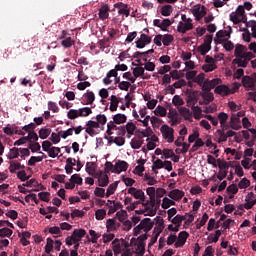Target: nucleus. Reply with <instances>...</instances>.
<instances>
[{"mask_svg":"<svg viewBox=\"0 0 256 256\" xmlns=\"http://www.w3.org/2000/svg\"><path fill=\"white\" fill-rule=\"evenodd\" d=\"M11 235H13V230L4 227L0 229V237H11Z\"/></svg>","mask_w":256,"mask_h":256,"instance_id":"nucleus-56","label":"nucleus"},{"mask_svg":"<svg viewBox=\"0 0 256 256\" xmlns=\"http://www.w3.org/2000/svg\"><path fill=\"white\" fill-rule=\"evenodd\" d=\"M129 87H131V83L127 81H122L118 84L120 91H129Z\"/></svg>","mask_w":256,"mask_h":256,"instance_id":"nucleus-61","label":"nucleus"},{"mask_svg":"<svg viewBox=\"0 0 256 256\" xmlns=\"http://www.w3.org/2000/svg\"><path fill=\"white\" fill-rule=\"evenodd\" d=\"M179 113L182 115V117H185V119H190L191 117V111L185 107H181L179 109Z\"/></svg>","mask_w":256,"mask_h":256,"instance_id":"nucleus-60","label":"nucleus"},{"mask_svg":"<svg viewBox=\"0 0 256 256\" xmlns=\"http://www.w3.org/2000/svg\"><path fill=\"white\" fill-rule=\"evenodd\" d=\"M124 129L126 130L127 138L131 139V136L135 135V130L137 129V126L133 122H128L124 126Z\"/></svg>","mask_w":256,"mask_h":256,"instance_id":"nucleus-23","label":"nucleus"},{"mask_svg":"<svg viewBox=\"0 0 256 256\" xmlns=\"http://www.w3.org/2000/svg\"><path fill=\"white\" fill-rule=\"evenodd\" d=\"M171 205H175L174 200H171L167 197L163 198L162 204H161L162 209H169V207H171Z\"/></svg>","mask_w":256,"mask_h":256,"instance_id":"nucleus-45","label":"nucleus"},{"mask_svg":"<svg viewBox=\"0 0 256 256\" xmlns=\"http://www.w3.org/2000/svg\"><path fill=\"white\" fill-rule=\"evenodd\" d=\"M112 249L115 255H119V253L125 251V249H129V242L124 239L119 240L116 238L112 241Z\"/></svg>","mask_w":256,"mask_h":256,"instance_id":"nucleus-5","label":"nucleus"},{"mask_svg":"<svg viewBox=\"0 0 256 256\" xmlns=\"http://www.w3.org/2000/svg\"><path fill=\"white\" fill-rule=\"evenodd\" d=\"M226 37H231V34H229V32H227V30H219L216 33V39L214 40L215 43H218L219 45H221L222 43H225V41L227 40Z\"/></svg>","mask_w":256,"mask_h":256,"instance_id":"nucleus-17","label":"nucleus"},{"mask_svg":"<svg viewBox=\"0 0 256 256\" xmlns=\"http://www.w3.org/2000/svg\"><path fill=\"white\" fill-rule=\"evenodd\" d=\"M193 29V23L179 22L177 26L178 33H187Z\"/></svg>","mask_w":256,"mask_h":256,"instance_id":"nucleus-21","label":"nucleus"},{"mask_svg":"<svg viewBox=\"0 0 256 256\" xmlns=\"http://www.w3.org/2000/svg\"><path fill=\"white\" fill-rule=\"evenodd\" d=\"M67 117L68 119L75 120L77 119V117H81V116L79 115V110L70 109L67 113Z\"/></svg>","mask_w":256,"mask_h":256,"instance_id":"nucleus-55","label":"nucleus"},{"mask_svg":"<svg viewBox=\"0 0 256 256\" xmlns=\"http://www.w3.org/2000/svg\"><path fill=\"white\" fill-rule=\"evenodd\" d=\"M19 169H25V165H21V163L17 161L10 162V166H9L10 173H15L16 171H19Z\"/></svg>","mask_w":256,"mask_h":256,"instance_id":"nucleus-28","label":"nucleus"},{"mask_svg":"<svg viewBox=\"0 0 256 256\" xmlns=\"http://www.w3.org/2000/svg\"><path fill=\"white\" fill-rule=\"evenodd\" d=\"M240 121L241 120L238 118V116L233 114L230 118V127H231V129H234L235 131H239V129H241V126H237V123H240Z\"/></svg>","mask_w":256,"mask_h":256,"instance_id":"nucleus-27","label":"nucleus"},{"mask_svg":"<svg viewBox=\"0 0 256 256\" xmlns=\"http://www.w3.org/2000/svg\"><path fill=\"white\" fill-rule=\"evenodd\" d=\"M130 145L132 149H141V146L143 145V140L140 139H135L133 138L130 142Z\"/></svg>","mask_w":256,"mask_h":256,"instance_id":"nucleus-49","label":"nucleus"},{"mask_svg":"<svg viewBox=\"0 0 256 256\" xmlns=\"http://www.w3.org/2000/svg\"><path fill=\"white\" fill-rule=\"evenodd\" d=\"M185 216L182 215H176L174 218H172L170 221L171 223H173V225H178L181 226V223H183V221H185Z\"/></svg>","mask_w":256,"mask_h":256,"instance_id":"nucleus-53","label":"nucleus"},{"mask_svg":"<svg viewBox=\"0 0 256 256\" xmlns=\"http://www.w3.org/2000/svg\"><path fill=\"white\" fill-rule=\"evenodd\" d=\"M36 128H37V125H35V123H30L28 125L23 126L22 131L24 133L30 134V133H33V131H35Z\"/></svg>","mask_w":256,"mask_h":256,"instance_id":"nucleus-52","label":"nucleus"},{"mask_svg":"<svg viewBox=\"0 0 256 256\" xmlns=\"http://www.w3.org/2000/svg\"><path fill=\"white\" fill-rule=\"evenodd\" d=\"M211 49V46H207L206 44H202L198 47V51L201 55L205 56L207 53H209V50Z\"/></svg>","mask_w":256,"mask_h":256,"instance_id":"nucleus-58","label":"nucleus"},{"mask_svg":"<svg viewBox=\"0 0 256 256\" xmlns=\"http://www.w3.org/2000/svg\"><path fill=\"white\" fill-rule=\"evenodd\" d=\"M146 193L149 196L148 205L140 210H136L135 213H137V215H144L145 217H147V215L153 217V215L157 213V209H159L161 203V188L155 190V187H149Z\"/></svg>","mask_w":256,"mask_h":256,"instance_id":"nucleus-1","label":"nucleus"},{"mask_svg":"<svg viewBox=\"0 0 256 256\" xmlns=\"http://www.w3.org/2000/svg\"><path fill=\"white\" fill-rule=\"evenodd\" d=\"M127 169H129V164L123 160H118L115 163L114 169L112 171L113 173L119 175V173H122V171H127Z\"/></svg>","mask_w":256,"mask_h":256,"instance_id":"nucleus-14","label":"nucleus"},{"mask_svg":"<svg viewBox=\"0 0 256 256\" xmlns=\"http://www.w3.org/2000/svg\"><path fill=\"white\" fill-rule=\"evenodd\" d=\"M84 105H93L95 102V93L93 91L87 90V92L83 95Z\"/></svg>","mask_w":256,"mask_h":256,"instance_id":"nucleus-22","label":"nucleus"},{"mask_svg":"<svg viewBox=\"0 0 256 256\" xmlns=\"http://www.w3.org/2000/svg\"><path fill=\"white\" fill-rule=\"evenodd\" d=\"M214 93H216V95L225 97L227 95H231V89L227 85H218L214 89Z\"/></svg>","mask_w":256,"mask_h":256,"instance_id":"nucleus-18","label":"nucleus"},{"mask_svg":"<svg viewBox=\"0 0 256 256\" xmlns=\"http://www.w3.org/2000/svg\"><path fill=\"white\" fill-rule=\"evenodd\" d=\"M105 215H107V211L105 209H98L95 212L97 221H103V219H105Z\"/></svg>","mask_w":256,"mask_h":256,"instance_id":"nucleus-51","label":"nucleus"},{"mask_svg":"<svg viewBox=\"0 0 256 256\" xmlns=\"http://www.w3.org/2000/svg\"><path fill=\"white\" fill-rule=\"evenodd\" d=\"M19 152L21 153V148L13 147L10 149L8 159H17L19 157Z\"/></svg>","mask_w":256,"mask_h":256,"instance_id":"nucleus-36","label":"nucleus"},{"mask_svg":"<svg viewBox=\"0 0 256 256\" xmlns=\"http://www.w3.org/2000/svg\"><path fill=\"white\" fill-rule=\"evenodd\" d=\"M109 185V175L105 173L99 180H98V186L99 187H107Z\"/></svg>","mask_w":256,"mask_h":256,"instance_id":"nucleus-40","label":"nucleus"},{"mask_svg":"<svg viewBox=\"0 0 256 256\" xmlns=\"http://www.w3.org/2000/svg\"><path fill=\"white\" fill-rule=\"evenodd\" d=\"M85 235H87V231H85V229H74L72 235L66 238V245L71 247L73 243H79Z\"/></svg>","mask_w":256,"mask_h":256,"instance_id":"nucleus-3","label":"nucleus"},{"mask_svg":"<svg viewBox=\"0 0 256 256\" xmlns=\"http://www.w3.org/2000/svg\"><path fill=\"white\" fill-rule=\"evenodd\" d=\"M89 235L92 237L91 240L89 239V236H87L88 241H91V243H97L99 240V237H101V234L96 233L95 230H89Z\"/></svg>","mask_w":256,"mask_h":256,"instance_id":"nucleus-42","label":"nucleus"},{"mask_svg":"<svg viewBox=\"0 0 256 256\" xmlns=\"http://www.w3.org/2000/svg\"><path fill=\"white\" fill-rule=\"evenodd\" d=\"M230 21H232L234 25H239V23H245V21L240 18L236 12H232L230 14Z\"/></svg>","mask_w":256,"mask_h":256,"instance_id":"nucleus-34","label":"nucleus"},{"mask_svg":"<svg viewBox=\"0 0 256 256\" xmlns=\"http://www.w3.org/2000/svg\"><path fill=\"white\" fill-rule=\"evenodd\" d=\"M130 245L133 247L136 253H139L140 255L145 254V242H139L135 239H132Z\"/></svg>","mask_w":256,"mask_h":256,"instance_id":"nucleus-15","label":"nucleus"},{"mask_svg":"<svg viewBox=\"0 0 256 256\" xmlns=\"http://www.w3.org/2000/svg\"><path fill=\"white\" fill-rule=\"evenodd\" d=\"M243 49H244L243 45L241 44L236 45V48L234 51V55L236 59H239V58L243 59V55H245V52H243Z\"/></svg>","mask_w":256,"mask_h":256,"instance_id":"nucleus-35","label":"nucleus"},{"mask_svg":"<svg viewBox=\"0 0 256 256\" xmlns=\"http://www.w3.org/2000/svg\"><path fill=\"white\" fill-rule=\"evenodd\" d=\"M78 113L80 117H89L93 113V110L90 107H83L78 110Z\"/></svg>","mask_w":256,"mask_h":256,"instance_id":"nucleus-38","label":"nucleus"},{"mask_svg":"<svg viewBox=\"0 0 256 256\" xmlns=\"http://www.w3.org/2000/svg\"><path fill=\"white\" fill-rule=\"evenodd\" d=\"M128 193L130 195H133L134 199H139L140 201H142L143 209H145V207L149 205V200L145 199V192H143V190L137 189L135 187H130L128 189Z\"/></svg>","mask_w":256,"mask_h":256,"instance_id":"nucleus-4","label":"nucleus"},{"mask_svg":"<svg viewBox=\"0 0 256 256\" xmlns=\"http://www.w3.org/2000/svg\"><path fill=\"white\" fill-rule=\"evenodd\" d=\"M229 119V115L225 112H220L218 114V121L220 123V127H224V124L227 123V120Z\"/></svg>","mask_w":256,"mask_h":256,"instance_id":"nucleus-37","label":"nucleus"},{"mask_svg":"<svg viewBox=\"0 0 256 256\" xmlns=\"http://www.w3.org/2000/svg\"><path fill=\"white\" fill-rule=\"evenodd\" d=\"M86 171L88 174L93 175V172L95 171V162H87Z\"/></svg>","mask_w":256,"mask_h":256,"instance_id":"nucleus-64","label":"nucleus"},{"mask_svg":"<svg viewBox=\"0 0 256 256\" xmlns=\"http://www.w3.org/2000/svg\"><path fill=\"white\" fill-rule=\"evenodd\" d=\"M38 197L41 201H44L45 203H49V197H51V193L40 192V193H38Z\"/></svg>","mask_w":256,"mask_h":256,"instance_id":"nucleus-59","label":"nucleus"},{"mask_svg":"<svg viewBox=\"0 0 256 256\" xmlns=\"http://www.w3.org/2000/svg\"><path fill=\"white\" fill-rule=\"evenodd\" d=\"M153 229V222L151 218H144L141 220L140 224L134 228V235H140V233H145L140 235L135 241L140 243H145L147 241V233Z\"/></svg>","mask_w":256,"mask_h":256,"instance_id":"nucleus-2","label":"nucleus"},{"mask_svg":"<svg viewBox=\"0 0 256 256\" xmlns=\"http://www.w3.org/2000/svg\"><path fill=\"white\" fill-rule=\"evenodd\" d=\"M157 219V224L154 228V237L151 238V242L149 243V245H155V243H157L159 235H161V221H159L161 217L158 216Z\"/></svg>","mask_w":256,"mask_h":256,"instance_id":"nucleus-19","label":"nucleus"},{"mask_svg":"<svg viewBox=\"0 0 256 256\" xmlns=\"http://www.w3.org/2000/svg\"><path fill=\"white\" fill-rule=\"evenodd\" d=\"M53 239L51 238H47V243H46V246H45V253L49 254L51 253V251H53Z\"/></svg>","mask_w":256,"mask_h":256,"instance_id":"nucleus-63","label":"nucleus"},{"mask_svg":"<svg viewBox=\"0 0 256 256\" xmlns=\"http://www.w3.org/2000/svg\"><path fill=\"white\" fill-rule=\"evenodd\" d=\"M119 186V182H114L110 184L106 190V197H111V195H114L117 191V187Z\"/></svg>","mask_w":256,"mask_h":256,"instance_id":"nucleus-30","label":"nucleus"},{"mask_svg":"<svg viewBox=\"0 0 256 256\" xmlns=\"http://www.w3.org/2000/svg\"><path fill=\"white\" fill-rule=\"evenodd\" d=\"M168 196L174 201H180V199H183V197H185V192L179 189H174L169 192Z\"/></svg>","mask_w":256,"mask_h":256,"instance_id":"nucleus-20","label":"nucleus"},{"mask_svg":"<svg viewBox=\"0 0 256 256\" xmlns=\"http://www.w3.org/2000/svg\"><path fill=\"white\" fill-rule=\"evenodd\" d=\"M200 95L208 105H209V103H211V101H213V99H215V97L213 96V93H211V91L200 92Z\"/></svg>","mask_w":256,"mask_h":256,"instance_id":"nucleus-31","label":"nucleus"},{"mask_svg":"<svg viewBox=\"0 0 256 256\" xmlns=\"http://www.w3.org/2000/svg\"><path fill=\"white\" fill-rule=\"evenodd\" d=\"M188 238H189V233H187V231L180 232L178 234V238L176 239L174 247L176 249H179V247H183V245H185V243H187Z\"/></svg>","mask_w":256,"mask_h":256,"instance_id":"nucleus-12","label":"nucleus"},{"mask_svg":"<svg viewBox=\"0 0 256 256\" xmlns=\"http://www.w3.org/2000/svg\"><path fill=\"white\" fill-rule=\"evenodd\" d=\"M113 121L116 125H121V123H127V116L125 114L118 113L113 116Z\"/></svg>","mask_w":256,"mask_h":256,"instance_id":"nucleus-26","label":"nucleus"},{"mask_svg":"<svg viewBox=\"0 0 256 256\" xmlns=\"http://www.w3.org/2000/svg\"><path fill=\"white\" fill-rule=\"evenodd\" d=\"M38 133L40 139H47L51 135V128H41Z\"/></svg>","mask_w":256,"mask_h":256,"instance_id":"nucleus-41","label":"nucleus"},{"mask_svg":"<svg viewBox=\"0 0 256 256\" xmlns=\"http://www.w3.org/2000/svg\"><path fill=\"white\" fill-rule=\"evenodd\" d=\"M145 74V68L143 67H136L133 69L134 79L136 80L138 77H143Z\"/></svg>","mask_w":256,"mask_h":256,"instance_id":"nucleus-47","label":"nucleus"},{"mask_svg":"<svg viewBox=\"0 0 256 256\" xmlns=\"http://www.w3.org/2000/svg\"><path fill=\"white\" fill-rule=\"evenodd\" d=\"M110 101V111H117V107H119V99L117 96L112 95Z\"/></svg>","mask_w":256,"mask_h":256,"instance_id":"nucleus-33","label":"nucleus"},{"mask_svg":"<svg viewBox=\"0 0 256 256\" xmlns=\"http://www.w3.org/2000/svg\"><path fill=\"white\" fill-rule=\"evenodd\" d=\"M41 161H43V157H41V156H32L28 160V165H29V167H35V164L36 163H41Z\"/></svg>","mask_w":256,"mask_h":256,"instance_id":"nucleus-43","label":"nucleus"},{"mask_svg":"<svg viewBox=\"0 0 256 256\" xmlns=\"http://www.w3.org/2000/svg\"><path fill=\"white\" fill-rule=\"evenodd\" d=\"M154 52L155 50L153 49L147 50L145 52H135L133 54V58L136 59V61L138 62V65L142 66L143 63H141V59L147 63L149 61L148 56Z\"/></svg>","mask_w":256,"mask_h":256,"instance_id":"nucleus-6","label":"nucleus"},{"mask_svg":"<svg viewBox=\"0 0 256 256\" xmlns=\"http://www.w3.org/2000/svg\"><path fill=\"white\" fill-rule=\"evenodd\" d=\"M138 137L139 139H143V137H149L151 135V133H153V130H151V128H146L145 130H137Z\"/></svg>","mask_w":256,"mask_h":256,"instance_id":"nucleus-48","label":"nucleus"},{"mask_svg":"<svg viewBox=\"0 0 256 256\" xmlns=\"http://www.w3.org/2000/svg\"><path fill=\"white\" fill-rule=\"evenodd\" d=\"M173 13V6L166 4L161 6V15L163 17H169Z\"/></svg>","mask_w":256,"mask_h":256,"instance_id":"nucleus-29","label":"nucleus"},{"mask_svg":"<svg viewBox=\"0 0 256 256\" xmlns=\"http://www.w3.org/2000/svg\"><path fill=\"white\" fill-rule=\"evenodd\" d=\"M242 85L245 87L246 91H249V89L256 91V86L251 76H243Z\"/></svg>","mask_w":256,"mask_h":256,"instance_id":"nucleus-16","label":"nucleus"},{"mask_svg":"<svg viewBox=\"0 0 256 256\" xmlns=\"http://www.w3.org/2000/svg\"><path fill=\"white\" fill-rule=\"evenodd\" d=\"M73 129H75V127L69 128L66 131H60L59 135L62 139H67L68 137H71V135H73Z\"/></svg>","mask_w":256,"mask_h":256,"instance_id":"nucleus-57","label":"nucleus"},{"mask_svg":"<svg viewBox=\"0 0 256 256\" xmlns=\"http://www.w3.org/2000/svg\"><path fill=\"white\" fill-rule=\"evenodd\" d=\"M199 91H190L186 97V103L188 107H193L197 105V102L199 101Z\"/></svg>","mask_w":256,"mask_h":256,"instance_id":"nucleus-9","label":"nucleus"},{"mask_svg":"<svg viewBox=\"0 0 256 256\" xmlns=\"http://www.w3.org/2000/svg\"><path fill=\"white\" fill-rule=\"evenodd\" d=\"M70 183H73L74 185H83V178H81L79 174H74L70 178Z\"/></svg>","mask_w":256,"mask_h":256,"instance_id":"nucleus-44","label":"nucleus"},{"mask_svg":"<svg viewBox=\"0 0 256 256\" xmlns=\"http://www.w3.org/2000/svg\"><path fill=\"white\" fill-rule=\"evenodd\" d=\"M99 18L101 21H105V19L109 18V6L104 5L99 9Z\"/></svg>","mask_w":256,"mask_h":256,"instance_id":"nucleus-25","label":"nucleus"},{"mask_svg":"<svg viewBox=\"0 0 256 256\" xmlns=\"http://www.w3.org/2000/svg\"><path fill=\"white\" fill-rule=\"evenodd\" d=\"M162 137L166 139L167 143H173L175 141V137L173 136L174 130L173 128L163 125L161 128Z\"/></svg>","mask_w":256,"mask_h":256,"instance_id":"nucleus-7","label":"nucleus"},{"mask_svg":"<svg viewBox=\"0 0 256 256\" xmlns=\"http://www.w3.org/2000/svg\"><path fill=\"white\" fill-rule=\"evenodd\" d=\"M161 38H162V43L163 45H165V47H169V45H171V43H173L175 39L171 34L162 35Z\"/></svg>","mask_w":256,"mask_h":256,"instance_id":"nucleus-32","label":"nucleus"},{"mask_svg":"<svg viewBox=\"0 0 256 256\" xmlns=\"http://www.w3.org/2000/svg\"><path fill=\"white\" fill-rule=\"evenodd\" d=\"M232 64L233 65H238V67H243V68H245V67H247V65H249L248 63H247V60H245V58H235L233 61H232Z\"/></svg>","mask_w":256,"mask_h":256,"instance_id":"nucleus-39","label":"nucleus"},{"mask_svg":"<svg viewBox=\"0 0 256 256\" xmlns=\"http://www.w3.org/2000/svg\"><path fill=\"white\" fill-rule=\"evenodd\" d=\"M190 107L193 111L194 119H201V113H203V110L201 109V107L195 106V105Z\"/></svg>","mask_w":256,"mask_h":256,"instance_id":"nucleus-46","label":"nucleus"},{"mask_svg":"<svg viewBox=\"0 0 256 256\" xmlns=\"http://www.w3.org/2000/svg\"><path fill=\"white\" fill-rule=\"evenodd\" d=\"M235 13L242 18L245 22L247 21V16L245 15V7H243L242 5L238 6V8L236 9Z\"/></svg>","mask_w":256,"mask_h":256,"instance_id":"nucleus-54","label":"nucleus"},{"mask_svg":"<svg viewBox=\"0 0 256 256\" xmlns=\"http://www.w3.org/2000/svg\"><path fill=\"white\" fill-rule=\"evenodd\" d=\"M249 185H251V181H249V179H247V178H243V179L238 183L239 189H247V187H249Z\"/></svg>","mask_w":256,"mask_h":256,"instance_id":"nucleus-62","label":"nucleus"},{"mask_svg":"<svg viewBox=\"0 0 256 256\" xmlns=\"http://www.w3.org/2000/svg\"><path fill=\"white\" fill-rule=\"evenodd\" d=\"M151 41V36H148L147 34H141L140 38L136 41V47L137 49H143L146 47V45H149Z\"/></svg>","mask_w":256,"mask_h":256,"instance_id":"nucleus-11","label":"nucleus"},{"mask_svg":"<svg viewBox=\"0 0 256 256\" xmlns=\"http://www.w3.org/2000/svg\"><path fill=\"white\" fill-rule=\"evenodd\" d=\"M191 11L196 21H201V19H203V17L207 15V10L205 6L196 5L191 9Z\"/></svg>","mask_w":256,"mask_h":256,"instance_id":"nucleus-8","label":"nucleus"},{"mask_svg":"<svg viewBox=\"0 0 256 256\" xmlns=\"http://www.w3.org/2000/svg\"><path fill=\"white\" fill-rule=\"evenodd\" d=\"M217 85H221V79L206 80L204 81L202 89L203 91H211V89H215Z\"/></svg>","mask_w":256,"mask_h":256,"instance_id":"nucleus-13","label":"nucleus"},{"mask_svg":"<svg viewBox=\"0 0 256 256\" xmlns=\"http://www.w3.org/2000/svg\"><path fill=\"white\" fill-rule=\"evenodd\" d=\"M60 39H62L61 45L64 47V49H69L75 45V40H73L71 36L67 37V31L65 30L62 31Z\"/></svg>","mask_w":256,"mask_h":256,"instance_id":"nucleus-10","label":"nucleus"},{"mask_svg":"<svg viewBox=\"0 0 256 256\" xmlns=\"http://www.w3.org/2000/svg\"><path fill=\"white\" fill-rule=\"evenodd\" d=\"M118 227H119V223H117L115 219H108L106 221V229L108 232L117 231Z\"/></svg>","mask_w":256,"mask_h":256,"instance_id":"nucleus-24","label":"nucleus"},{"mask_svg":"<svg viewBox=\"0 0 256 256\" xmlns=\"http://www.w3.org/2000/svg\"><path fill=\"white\" fill-rule=\"evenodd\" d=\"M60 153H61V148L52 147L48 152V156L51 157L52 159H55V157H57Z\"/></svg>","mask_w":256,"mask_h":256,"instance_id":"nucleus-50","label":"nucleus"}]
</instances>
